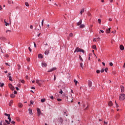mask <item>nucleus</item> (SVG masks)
Returning a JSON list of instances; mask_svg holds the SVG:
<instances>
[{"label": "nucleus", "mask_w": 125, "mask_h": 125, "mask_svg": "<svg viewBox=\"0 0 125 125\" xmlns=\"http://www.w3.org/2000/svg\"><path fill=\"white\" fill-rule=\"evenodd\" d=\"M76 52H83V53H84V50L77 47L74 51V53H76Z\"/></svg>", "instance_id": "f257e3e1"}, {"label": "nucleus", "mask_w": 125, "mask_h": 125, "mask_svg": "<svg viewBox=\"0 0 125 125\" xmlns=\"http://www.w3.org/2000/svg\"><path fill=\"white\" fill-rule=\"evenodd\" d=\"M36 83L39 85V86H42V83H43V81L42 80H36Z\"/></svg>", "instance_id": "f03ea898"}, {"label": "nucleus", "mask_w": 125, "mask_h": 125, "mask_svg": "<svg viewBox=\"0 0 125 125\" xmlns=\"http://www.w3.org/2000/svg\"><path fill=\"white\" fill-rule=\"evenodd\" d=\"M125 94H121L119 96V100H125Z\"/></svg>", "instance_id": "7ed1b4c3"}, {"label": "nucleus", "mask_w": 125, "mask_h": 125, "mask_svg": "<svg viewBox=\"0 0 125 125\" xmlns=\"http://www.w3.org/2000/svg\"><path fill=\"white\" fill-rule=\"evenodd\" d=\"M37 113H38V117H40L41 115H42V111H41V109L39 108H37Z\"/></svg>", "instance_id": "20e7f679"}, {"label": "nucleus", "mask_w": 125, "mask_h": 125, "mask_svg": "<svg viewBox=\"0 0 125 125\" xmlns=\"http://www.w3.org/2000/svg\"><path fill=\"white\" fill-rule=\"evenodd\" d=\"M56 69H57L56 67H53L52 68L49 69L47 72L48 73H50L51 72H53V71H55Z\"/></svg>", "instance_id": "39448f33"}, {"label": "nucleus", "mask_w": 125, "mask_h": 125, "mask_svg": "<svg viewBox=\"0 0 125 125\" xmlns=\"http://www.w3.org/2000/svg\"><path fill=\"white\" fill-rule=\"evenodd\" d=\"M8 85H9V87L10 88V89H11V90H14L15 89L14 86H13V85H12L11 83H9Z\"/></svg>", "instance_id": "423d86ee"}, {"label": "nucleus", "mask_w": 125, "mask_h": 125, "mask_svg": "<svg viewBox=\"0 0 125 125\" xmlns=\"http://www.w3.org/2000/svg\"><path fill=\"white\" fill-rule=\"evenodd\" d=\"M88 85L89 87H91V86H92V82H91L90 80H89L88 82Z\"/></svg>", "instance_id": "0eeeda50"}, {"label": "nucleus", "mask_w": 125, "mask_h": 125, "mask_svg": "<svg viewBox=\"0 0 125 125\" xmlns=\"http://www.w3.org/2000/svg\"><path fill=\"white\" fill-rule=\"evenodd\" d=\"M110 32H111V27L106 29L105 33H106V34H109V33Z\"/></svg>", "instance_id": "6e6552de"}, {"label": "nucleus", "mask_w": 125, "mask_h": 125, "mask_svg": "<svg viewBox=\"0 0 125 125\" xmlns=\"http://www.w3.org/2000/svg\"><path fill=\"white\" fill-rule=\"evenodd\" d=\"M42 66L43 67H46L47 66V63L45 62H42Z\"/></svg>", "instance_id": "1a4fd4ad"}, {"label": "nucleus", "mask_w": 125, "mask_h": 125, "mask_svg": "<svg viewBox=\"0 0 125 125\" xmlns=\"http://www.w3.org/2000/svg\"><path fill=\"white\" fill-rule=\"evenodd\" d=\"M71 101H70V99L67 98V101H68V102H71L72 103L73 102V96L72 95V94H71Z\"/></svg>", "instance_id": "9d476101"}, {"label": "nucleus", "mask_w": 125, "mask_h": 125, "mask_svg": "<svg viewBox=\"0 0 125 125\" xmlns=\"http://www.w3.org/2000/svg\"><path fill=\"white\" fill-rule=\"evenodd\" d=\"M82 22H83V21L82 20H80V21L77 23V26L81 25L82 24Z\"/></svg>", "instance_id": "9b49d317"}, {"label": "nucleus", "mask_w": 125, "mask_h": 125, "mask_svg": "<svg viewBox=\"0 0 125 125\" xmlns=\"http://www.w3.org/2000/svg\"><path fill=\"white\" fill-rule=\"evenodd\" d=\"M120 87L121 89V92H124V91H125V87H124V86L121 85L120 86Z\"/></svg>", "instance_id": "f8f14e48"}, {"label": "nucleus", "mask_w": 125, "mask_h": 125, "mask_svg": "<svg viewBox=\"0 0 125 125\" xmlns=\"http://www.w3.org/2000/svg\"><path fill=\"white\" fill-rule=\"evenodd\" d=\"M120 49H121V50H124L125 49V47L123 45H120Z\"/></svg>", "instance_id": "ddd939ff"}, {"label": "nucleus", "mask_w": 125, "mask_h": 125, "mask_svg": "<svg viewBox=\"0 0 125 125\" xmlns=\"http://www.w3.org/2000/svg\"><path fill=\"white\" fill-rule=\"evenodd\" d=\"M28 111H29V114H30V115H33V111L32 110V109L29 108Z\"/></svg>", "instance_id": "4468645a"}, {"label": "nucleus", "mask_w": 125, "mask_h": 125, "mask_svg": "<svg viewBox=\"0 0 125 125\" xmlns=\"http://www.w3.org/2000/svg\"><path fill=\"white\" fill-rule=\"evenodd\" d=\"M38 58H40V59L43 58V56H42V54H39L38 55Z\"/></svg>", "instance_id": "2eb2a0df"}, {"label": "nucleus", "mask_w": 125, "mask_h": 125, "mask_svg": "<svg viewBox=\"0 0 125 125\" xmlns=\"http://www.w3.org/2000/svg\"><path fill=\"white\" fill-rule=\"evenodd\" d=\"M1 41H6V38L4 37H2L0 38Z\"/></svg>", "instance_id": "dca6fc26"}, {"label": "nucleus", "mask_w": 125, "mask_h": 125, "mask_svg": "<svg viewBox=\"0 0 125 125\" xmlns=\"http://www.w3.org/2000/svg\"><path fill=\"white\" fill-rule=\"evenodd\" d=\"M18 106L20 108H22V107H23V104L20 103L18 104Z\"/></svg>", "instance_id": "f3484780"}, {"label": "nucleus", "mask_w": 125, "mask_h": 125, "mask_svg": "<svg viewBox=\"0 0 125 125\" xmlns=\"http://www.w3.org/2000/svg\"><path fill=\"white\" fill-rule=\"evenodd\" d=\"M6 33L7 34H8V35H10V33H11V30H7L6 31Z\"/></svg>", "instance_id": "a211bd4d"}, {"label": "nucleus", "mask_w": 125, "mask_h": 125, "mask_svg": "<svg viewBox=\"0 0 125 125\" xmlns=\"http://www.w3.org/2000/svg\"><path fill=\"white\" fill-rule=\"evenodd\" d=\"M83 12H84V9H81L80 12L81 15H82Z\"/></svg>", "instance_id": "6ab92c4d"}, {"label": "nucleus", "mask_w": 125, "mask_h": 125, "mask_svg": "<svg viewBox=\"0 0 125 125\" xmlns=\"http://www.w3.org/2000/svg\"><path fill=\"white\" fill-rule=\"evenodd\" d=\"M41 101L42 103H44V102H45V99H44V98L42 99L41 100Z\"/></svg>", "instance_id": "aec40b11"}, {"label": "nucleus", "mask_w": 125, "mask_h": 125, "mask_svg": "<svg viewBox=\"0 0 125 125\" xmlns=\"http://www.w3.org/2000/svg\"><path fill=\"white\" fill-rule=\"evenodd\" d=\"M74 36V34H73V33H70L69 34V37L70 38H73Z\"/></svg>", "instance_id": "412c9836"}, {"label": "nucleus", "mask_w": 125, "mask_h": 125, "mask_svg": "<svg viewBox=\"0 0 125 125\" xmlns=\"http://www.w3.org/2000/svg\"><path fill=\"white\" fill-rule=\"evenodd\" d=\"M8 78H9V80L11 81V82H12V78L11 77V76H7Z\"/></svg>", "instance_id": "4be33fe9"}, {"label": "nucleus", "mask_w": 125, "mask_h": 125, "mask_svg": "<svg viewBox=\"0 0 125 125\" xmlns=\"http://www.w3.org/2000/svg\"><path fill=\"white\" fill-rule=\"evenodd\" d=\"M92 48H93V49H95V50L97 49L96 45H93L92 46Z\"/></svg>", "instance_id": "5701e85b"}, {"label": "nucleus", "mask_w": 125, "mask_h": 125, "mask_svg": "<svg viewBox=\"0 0 125 125\" xmlns=\"http://www.w3.org/2000/svg\"><path fill=\"white\" fill-rule=\"evenodd\" d=\"M108 105L111 106L113 105V103L112 102H108Z\"/></svg>", "instance_id": "b1692460"}, {"label": "nucleus", "mask_w": 125, "mask_h": 125, "mask_svg": "<svg viewBox=\"0 0 125 125\" xmlns=\"http://www.w3.org/2000/svg\"><path fill=\"white\" fill-rule=\"evenodd\" d=\"M10 97L11 98H14V97H15V95L12 94L10 95Z\"/></svg>", "instance_id": "393cba45"}, {"label": "nucleus", "mask_w": 125, "mask_h": 125, "mask_svg": "<svg viewBox=\"0 0 125 125\" xmlns=\"http://www.w3.org/2000/svg\"><path fill=\"white\" fill-rule=\"evenodd\" d=\"M4 86V83H0V87H2Z\"/></svg>", "instance_id": "a878e982"}, {"label": "nucleus", "mask_w": 125, "mask_h": 125, "mask_svg": "<svg viewBox=\"0 0 125 125\" xmlns=\"http://www.w3.org/2000/svg\"><path fill=\"white\" fill-rule=\"evenodd\" d=\"M79 59L81 62H83V58H82V56H81V55H79Z\"/></svg>", "instance_id": "bb28decb"}, {"label": "nucleus", "mask_w": 125, "mask_h": 125, "mask_svg": "<svg viewBox=\"0 0 125 125\" xmlns=\"http://www.w3.org/2000/svg\"><path fill=\"white\" fill-rule=\"evenodd\" d=\"M84 27H85L84 24H81L80 25V28H84Z\"/></svg>", "instance_id": "cd10ccee"}, {"label": "nucleus", "mask_w": 125, "mask_h": 125, "mask_svg": "<svg viewBox=\"0 0 125 125\" xmlns=\"http://www.w3.org/2000/svg\"><path fill=\"white\" fill-rule=\"evenodd\" d=\"M4 22L5 24V26H9V23L6 22V21H5V20L4 21Z\"/></svg>", "instance_id": "c85d7f7f"}, {"label": "nucleus", "mask_w": 125, "mask_h": 125, "mask_svg": "<svg viewBox=\"0 0 125 125\" xmlns=\"http://www.w3.org/2000/svg\"><path fill=\"white\" fill-rule=\"evenodd\" d=\"M5 116H6L7 117H8V118H9V117H10V114H8L7 113H4Z\"/></svg>", "instance_id": "c756f323"}, {"label": "nucleus", "mask_w": 125, "mask_h": 125, "mask_svg": "<svg viewBox=\"0 0 125 125\" xmlns=\"http://www.w3.org/2000/svg\"><path fill=\"white\" fill-rule=\"evenodd\" d=\"M20 82H21L22 83H25V81L24 80H20Z\"/></svg>", "instance_id": "7c9ffc66"}, {"label": "nucleus", "mask_w": 125, "mask_h": 125, "mask_svg": "<svg viewBox=\"0 0 125 125\" xmlns=\"http://www.w3.org/2000/svg\"><path fill=\"white\" fill-rule=\"evenodd\" d=\"M74 83H75V85H77V83H78V81L74 80Z\"/></svg>", "instance_id": "2f4dec72"}, {"label": "nucleus", "mask_w": 125, "mask_h": 125, "mask_svg": "<svg viewBox=\"0 0 125 125\" xmlns=\"http://www.w3.org/2000/svg\"><path fill=\"white\" fill-rule=\"evenodd\" d=\"M80 67H81V68H82V69H83V62H81L80 63Z\"/></svg>", "instance_id": "473e14b6"}, {"label": "nucleus", "mask_w": 125, "mask_h": 125, "mask_svg": "<svg viewBox=\"0 0 125 125\" xmlns=\"http://www.w3.org/2000/svg\"><path fill=\"white\" fill-rule=\"evenodd\" d=\"M98 22L99 24H101V19H99L98 20Z\"/></svg>", "instance_id": "72a5a7b5"}, {"label": "nucleus", "mask_w": 125, "mask_h": 125, "mask_svg": "<svg viewBox=\"0 0 125 125\" xmlns=\"http://www.w3.org/2000/svg\"><path fill=\"white\" fill-rule=\"evenodd\" d=\"M101 33L103 34V33H104V30H100L99 34H101Z\"/></svg>", "instance_id": "f704fd0d"}, {"label": "nucleus", "mask_w": 125, "mask_h": 125, "mask_svg": "<svg viewBox=\"0 0 125 125\" xmlns=\"http://www.w3.org/2000/svg\"><path fill=\"white\" fill-rule=\"evenodd\" d=\"M60 122L61 123H63V119L62 118H60Z\"/></svg>", "instance_id": "c9c22d12"}, {"label": "nucleus", "mask_w": 125, "mask_h": 125, "mask_svg": "<svg viewBox=\"0 0 125 125\" xmlns=\"http://www.w3.org/2000/svg\"><path fill=\"white\" fill-rule=\"evenodd\" d=\"M5 122H6V124H7L8 125H9L10 124L9 121H7V120H5Z\"/></svg>", "instance_id": "e433bc0d"}, {"label": "nucleus", "mask_w": 125, "mask_h": 125, "mask_svg": "<svg viewBox=\"0 0 125 125\" xmlns=\"http://www.w3.org/2000/svg\"><path fill=\"white\" fill-rule=\"evenodd\" d=\"M64 115H66V117L68 116V112L67 111H64Z\"/></svg>", "instance_id": "4c0bfd02"}, {"label": "nucleus", "mask_w": 125, "mask_h": 125, "mask_svg": "<svg viewBox=\"0 0 125 125\" xmlns=\"http://www.w3.org/2000/svg\"><path fill=\"white\" fill-rule=\"evenodd\" d=\"M49 52L48 51H46L44 53V54H45V55H48Z\"/></svg>", "instance_id": "58836bf2"}, {"label": "nucleus", "mask_w": 125, "mask_h": 125, "mask_svg": "<svg viewBox=\"0 0 125 125\" xmlns=\"http://www.w3.org/2000/svg\"><path fill=\"white\" fill-rule=\"evenodd\" d=\"M25 4L26 6H29V3H28L27 2H26L25 3Z\"/></svg>", "instance_id": "ea45409f"}, {"label": "nucleus", "mask_w": 125, "mask_h": 125, "mask_svg": "<svg viewBox=\"0 0 125 125\" xmlns=\"http://www.w3.org/2000/svg\"><path fill=\"white\" fill-rule=\"evenodd\" d=\"M8 119L9 120V122L10 123V122H11V118H10V117H8Z\"/></svg>", "instance_id": "a19ab883"}, {"label": "nucleus", "mask_w": 125, "mask_h": 125, "mask_svg": "<svg viewBox=\"0 0 125 125\" xmlns=\"http://www.w3.org/2000/svg\"><path fill=\"white\" fill-rule=\"evenodd\" d=\"M115 104L116 106V108H118V107H119V104H118L117 103V102L115 101Z\"/></svg>", "instance_id": "79ce46f5"}, {"label": "nucleus", "mask_w": 125, "mask_h": 125, "mask_svg": "<svg viewBox=\"0 0 125 125\" xmlns=\"http://www.w3.org/2000/svg\"><path fill=\"white\" fill-rule=\"evenodd\" d=\"M26 60H27V61L28 62H30V58H27V59H26Z\"/></svg>", "instance_id": "37998d69"}, {"label": "nucleus", "mask_w": 125, "mask_h": 125, "mask_svg": "<svg viewBox=\"0 0 125 125\" xmlns=\"http://www.w3.org/2000/svg\"><path fill=\"white\" fill-rule=\"evenodd\" d=\"M104 71L106 73H107V72L108 71V68H106L105 69H104Z\"/></svg>", "instance_id": "c03bdc74"}, {"label": "nucleus", "mask_w": 125, "mask_h": 125, "mask_svg": "<svg viewBox=\"0 0 125 125\" xmlns=\"http://www.w3.org/2000/svg\"><path fill=\"white\" fill-rule=\"evenodd\" d=\"M96 73H97V74H99V73H100V70H97L96 71Z\"/></svg>", "instance_id": "a18cd8bd"}, {"label": "nucleus", "mask_w": 125, "mask_h": 125, "mask_svg": "<svg viewBox=\"0 0 125 125\" xmlns=\"http://www.w3.org/2000/svg\"><path fill=\"white\" fill-rule=\"evenodd\" d=\"M59 93L61 94H62L63 93V91H62V89L61 90V91L59 92Z\"/></svg>", "instance_id": "49530a36"}, {"label": "nucleus", "mask_w": 125, "mask_h": 125, "mask_svg": "<svg viewBox=\"0 0 125 125\" xmlns=\"http://www.w3.org/2000/svg\"><path fill=\"white\" fill-rule=\"evenodd\" d=\"M93 42H97V41H96V39L94 38L93 40Z\"/></svg>", "instance_id": "de8ad7c7"}, {"label": "nucleus", "mask_w": 125, "mask_h": 125, "mask_svg": "<svg viewBox=\"0 0 125 125\" xmlns=\"http://www.w3.org/2000/svg\"><path fill=\"white\" fill-rule=\"evenodd\" d=\"M87 15H88V16H91V14L90 13L88 12L87 14Z\"/></svg>", "instance_id": "09e8293b"}, {"label": "nucleus", "mask_w": 125, "mask_h": 125, "mask_svg": "<svg viewBox=\"0 0 125 125\" xmlns=\"http://www.w3.org/2000/svg\"><path fill=\"white\" fill-rule=\"evenodd\" d=\"M104 68H103L101 70V73H104Z\"/></svg>", "instance_id": "8fccbe9b"}, {"label": "nucleus", "mask_w": 125, "mask_h": 125, "mask_svg": "<svg viewBox=\"0 0 125 125\" xmlns=\"http://www.w3.org/2000/svg\"><path fill=\"white\" fill-rule=\"evenodd\" d=\"M28 49H29V51H30V52H32V49H31V47H29Z\"/></svg>", "instance_id": "3c124183"}, {"label": "nucleus", "mask_w": 125, "mask_h": 125, "mask_svg": "<svg viewBox=\"0 0 125 125\" xmlns=\"http://www.w3.org/2000/svg\"><path fill=\"white\" fill-rule=\"evenodd\" d=\"M11 1L8 0V3H9V4H11Z\"/></svg>", "instance_id": "603ef678"}, {"label": "nucleus", "mask_w": 125, "mask_h": 125, "mask_svg": "<svg viewBox=\"0 0 125 125\" xmlns=\"http://www.w3.org/2000/svg\"><path fill=\"white\" fill-rule=\"evenodd\" d=\"M109 65H110V66H113V62H110V63H109Z\"/></svg>", "instance_id": "864d4df0"}, {"label": "nucleus", "mask_w": 125, "mask_h": 125, "mask_svg": "<svg viewBox=\"0 0 125 125\" xmlns=\"http://www.w3.org/2000/svg\"><path fill=\"white\" fill-rule=\"evenodd\" d=\"M42 26H43V20L42 21Z\"/></svg>", "instance_id": "5fc2aeb1"}, {"label": "nucleus", "mask_w": 125, "mask_h": 125, "mask_svg": "<svg viewBox=\"0 0 125 125\" xmlns=\"http://www.w3.org/2000/svg\"><path fill=\"white\" fill-rule=\"evenodd\" d=\"M13 103V102H11L9 104V106H11V104H12Z\"/></svg>", "instance_id": "6e6d98bb"}, {"label": "nucleus", "mask_w": 125, "mask_h": 125, "mask_svg": "<svg viewBox=\"0 0 125 125\" xmlns=\"http://www.w3.org/2000/svg\"><path fill=\"white\" fill-rule=\"evenodd\" d=\"M57 101L59 102L62 101V100H61V99H57Z\"/></svg>", "instance_id": "4d7b16f0"}, {"label": "nucleus", "mask_w": 125, "mask_h": 125, "mask_svg": "<svg viewBox=\"0 0 125 125\" xmlns=\"http://www.w3.org/2000/svg\"><path fill=\"white\" fill-rule=\"evenodd\" d=\"M3 125H8V124H7L6 123L4 122V123H3Z\"/></svg>", "instance_id": "13d9d810"}, {"label": "nucleus", "mask_w": 125, "mask_h": 125, "mask_svg": "<svg viewBox=\"0 0 125 125\" xmlns=\"http://www.w3.org/2000/svg\"><path fill=\"white\" fill-rule=\"evenodd\" d=\"M14 94H17V91H14Z\"/></svg>", "instance_id": "bf43d9fd"}, {"label": "nucleus", "mask_w": 125, "mask_h": 125, "mask_svg": "<svg viewBox=\"0 0 125 125\" xmlns=\"http://www.w3.org/2000/svg\"><path fill=\"white\" fill-rule=\"evenodd\" d=\"M92 56V54L90 53L89 54V57H91Z\"/></svg>", "instance_id": "052dcab7"}, {"label": "nucleus", "mask_w": 125, "mask_h": 125, "mask_svg": "<svg viewBox=\"0 0 125 125\" xmlns=\"http://www.w3.org/2000/svg\"><path fill=\"white\" fill-rule=\"evenodd\" d=\"M30 104H33V101H30Z\"/></svg>", "instance_id": "680f3d73"}, {"label": "nucleus", "mask_w": 125, "mask_h": 125, "mask_svg": "<svg viewBox=\"0 0 125 125\" xmlns=\"http://www.w3.org/2000/svg\"><path fill=\"white\" fill-rule=\"evenodd\" d=\"M11 124H12L13 125H14V124H15V122H14V121H12V122H11Z\"/></svg>", "instance_id": "e2e57ef3"}, {"label": "nucleus", "mask_w": 125, "mask_h": 125, "mask_svg": "<svg viewBox=\"0 0 125 125\" xmlns=\"http://www.w3.org/2000/svg\"><path fill=\"white\" fill-rule=\"evenodd\" d=\"M33 25H30V29H33Z\"/></svg>", "instance_id": "0e129e2a"}, {"label": "nucleus", "mask_w": 125, "mask_h": 125, "mask_svg": "<svg viewBox=\"0 0 125 125\" xmlns=\"http://www.w3.org/2000/svg\"><path fill=\"white\" fill-rule=\"evenodd\" d=\"M16 90H19V88L18 87H16Z\"/></svg>", "instance_id": "69168bd1"}, {"label": "nucleus", "mask_w": 125, "mask_h": 125, "mask_svg": "<svg viewBox=\"0 0 125 125\" xmlns=\"http://www.w3.org/2000/svg\"><path fill=\"white\" fill-rule=\"evenodd\" d=\"M0 125H2V121H1V122H0Z\"/></svg>", "instance_id": "338daca9"}, {"label": "nucleus", "mask_w": 125, "mask_h": 125, "mask_svg": "<svg viewBox=\"0 0 125 125\" xmlns=\"http://www.w3.org/2000/svg\"><path fill=\"white\" fill-rule=\"evenodd\" d=\"M123 68H125V63H124V64Z\"/></svg>", "instance_id": "774afa93"}]
</instances>
